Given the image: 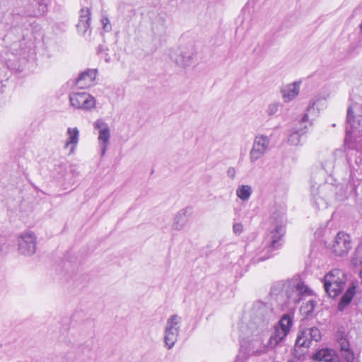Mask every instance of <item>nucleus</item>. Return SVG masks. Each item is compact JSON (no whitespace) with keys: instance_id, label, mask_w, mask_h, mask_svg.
<instances>
[{"instance_id":"nucleus-33","label":"nucleus","mask_w":362,"mask_h":362,"mask_svg":"<svg viewBox=\"0 0 362 362\" xmlns=\"http://www.w3.org/2000/svg\"><path fill=\"white\" fill-rule=\"evenodd\" d=\"M101 23L103 25V29L105 31H110L111 30V25L110 24V21L107 16H103L101 18Z\"/></svg>"},{"instance_id":"nucleus-34","label":"nucleus","mask_w":362,"mask_h":362,"mask_svg":"<svg viewBox=\"0 0 362 362\" xmlns=\"http://www.w3.org/2000/svg\"><path fill=\"white\" fill-rule=\"evenodd\" d=\"M322 166L325 171L327 173H330L331 170L333 168V164L332 163H330V159L326 160Z\"/></svg>"},{"instance_id":"nucleus-3","label":"nucleus","mask_w":362,"mask_h":362,"mask_svg":"<svg viewBox=\"0 0 362 362\" xmlns=\"http://www.w3.org/2000/svg\"><path fill=\"white\" fill-rule=\"evenodd\" d=\"M310 292L308 287L298 278L276 282L271 293L277 298L282 299L286 304H297L303 294Z\"/></svg>"},{"instance_id":"nucleus-7","label":"nucleus","mask_w":362,"mask_h":362,"mask_svg":"<svg viewBox=\"0 0 362 362\" xmlns=\"http://www.w3.org/2000/svg\"><path fill=\"white\" fill-rule=\"evenodd\" d=\"M269 146L270 139L269 136L262 134H257L249 153L250 163H255L262 158L269 150Z\"/></svg>"},{"instance_id":"nucleus-29","label":"nucleus","mask_w":362,"mask_h":362,"mask_svg":"<svg viewBox=\"0 0 362 362\" xmlns=\"http://www.w3.org/2000/svg\"><path fill=\"white\" fill-rule=\"evenodd\" d=\"M308 334H310V338L312 341H315L316 342L320 341L322 338V334L320 329L316 327H312L308 328Z\"/></svg>"},{"instance_id":"nucleus-35","label":"nucleus","mask_w":362,"mask_h":362,"mask_svg":"<svg viewBox=\"0 0 362 362\" xmlns=\"http://www.w3.org/2000/svg\"><path fill=\"white\" fill-rule=\"evenodd\" d=\"M236 175V170L233 167H230L227 170V175L231 178L234 179Z\"/></svg>"},{"instance_id":"nucleus-20","label":"nucleus","mask_w":362,"mask_h":362,"mask_svg":"<svg viewBox=\"0 0 362 362\" xmlns=\"http://www.w3.org/2000/svg\"><path fill=\"white\" fill-rule=\"evenodd\" d=\"M170 58L180 66H187L193 62V54L192 52L181 51L180 53H171Z\"/></svg>"},{"instance_id":"nucleus-27","label":"nucleus","mask_w":362,"mask_h":362,"mask_svg":"<svg viewBox=\"0 0 362 362\" xmlns=\"http://www.w3.org/2000/svg\"><path fill=\"white\" fill-rule=\"evenodd\" d=\"M293 325L291 317L288 314H284L280 319L278 325L280 329L283 330L286 334H288L290 329Z\"/></svg>"},{"instance_id":"nucleus-18","label":"nucleus","mask_w":362,"mask_h":362,"mask_svg":"<svg viewBox=\"0 0 362 362\" xmlns=\"http://www.w3.org/2000/svg\"><path fill=\"white\" fill-rule=\"evenodd\" d=\"M90 11L88 7L82 8L79 12V21L76 25L78 32L85 34L90 27Z\"/></svg>"},{"instance_id":"nucleus-6","label":"nucleus","mask_w":362,"mask_h":362,"mask_svg":"<svg viewBox=\"0 0 362 362\" xmlns=\"http://www.w3.org/2000/svg\"><path fill=\"white\" fill-rule=\"evenodd\" d=\"M69 98L71 105L76 109L91 111L95 107V98L87 92H71Z\"/></svg>"},{"instance_id":"nucleus-15","label":"nucleus","mask_w":362,"mask_h":362,"mask_svg":"<svg viewBox=\"0 0 362 362\" xmlns=\"http://www.w3.org/2000/svg\"><path fill=\"white\" fill-rule=\"evenodd\" d=\"M322 102L321 99H317L316 100L311 101L306 109V113H305L300 121V127L296 129H303L305 125L311 126L313 119H310V116L316 117L318 112V105Z\"/></svg>"},{"instance_id":"nucleus-32","label":"nucleus","mask_w":362,"mask_h":362,"mask_svg":"<svg viewBox=\"0 0 362 362\" xmlns=\"http://www.w3.org/2000/svg\"><path fill=\"white\" fill-rule=\"evenodd\" d=\"M243 230V226L240 223H235L233 226V232L235 235H240Z\"/></svg>"},{"instance_id":"nucleus-16","label":"nucleus","mask_w":362,"mask_h":362,"mask_svg":"<svg viewBox=\"0 0 362 362\" xmlns=\"http://www.w3.org/2000/svg\"><path fill=\"white\" fill-rule=\"evenodd\" d=\"M96 69H87L81 73L76 81V85L79 88H87L93 84V81L96 78Z\"/></svg>"},{"instance_id":"nucleus-23","label":"nucleus","mask_w":362,"mask_h":362,"mask_svg":"<svg viewBox=\"0 0 362 362\" xmlns=\"http://www.w3.org/2000/svg\"><path fill=\"white\" fill-rule=\"evenodd\" d=\"M308 328L303 329L300 331H299V333L298 334V337L296 340V346L298 347H304V348H308L310 347L312 340L310 338V334H308Z\"/></svg>"},{"instance_id":"nucleus-1","label":"nucleus","mask_w":362,"mask_h":362,"mask_svg":"<svg viewBox=\"0 0 362 362\" xmlns=\"http://www.w3.org/2000/svg\"><path fill=\"white\" fill-rule=\"evenodd\" d=\"M271 228L261 245L255 252L252 262L255 264L270 258L273 252L281 245L286 230V209L283 206H275L269 218Z\"/></svg>"},{"instance_id":"nucleus-5","label":"nucleus","mask_w":362,"mask_h":362,"mask_svg":"<svg viewBox=\"0 0 362 362\" xmlns=\"http://www.w3.org/2000/svg\"><path fill=\"white\" fill-rule=\"evenodd\" d=\"M346 122V135L344 140V146L346 148H351L352 147L349 144L351 136H358L362 133V115H354L351 107H349L347 110Z\"/></svg>"},{"instance_id":"nucleus-28","label":"nucleus","mask_w":362,"mask_h":362,"mask_svg":"<svg viewBox=\"0 0 362 362\" xmlns=\"http://www.w3.org/2000/svg\"><path fill=\"white\" fill-rule=\"evenodd\" d=\"M317 305V302L314 300H309L306 303H303L300 308V311L302 315L308 317L313 313L315 308Z\"/></svg>"},{"instance_id":"nucleus-8","label":"nucleus","mask_w":362,"mask_h":362,"mask_svg":"<svg viewBox=\"0 0 362 362\" xmlns=\"http://www.w3.org/2000/svg\"><path fill=\"white\" fill-rule=\"evenodd\" d=\"M181 317L177 315H171L166 322L164 342L165 346L170 349L175 345L180 332Z\"/></svg>"},{"instance_id":"nucleus-30","label":"nucleus","mask_w":362,"mask_h":362,"mask_svg":"<svg viewBox=\"0 0 362 362\" xmlns=\"http://www.w3.org/2000/svg\"><path fill=\"white\" fill-rule=\"evenodd\" d=\"M281 106L280 103L279 102H273L271 103L267 109V113L269 116H273L274 115L279 109V107Z\"/></svg>"},{"instance_id":"nucleus-17","label":"nucleus","mask_w":362,"mask_h":362,"mask_svg":"<svg viewBox=\"0 0 362 362\" xmlns=\"http://www.w3.org/2000/svg\"><path fill=\"white\" fill-rule=\"evenodd\" d=\"M300 85V82L295 81L281 88V93L285 103L291 102L299 94Z\"/></svg>"},{"instance_id":"nucleus-11","label":"nucleus","mask_w":362,"mask_h":362,"mask_svg":"<svg viewBox=\"0 0 362 362\" xmlns=\"http://www.w3.org/2000/svg\"><path fill=\"white\" fill-rule=\"evenodd\" d=\"M94 128L98 130V141L103 156L106 152L110 139V131L108 124L102 119H97L93 124Z\"/></svg>"},{"instance_id":"nucleus-25","label":"nucleus","mask_w":362,"mask_h":362,"mask_svg":"<svg viewBox=\"0 0 362 362\" xmlns=\"http://www.w3.org/2000/svg\"><path fill=\"white\" fill-rule=\"evenodd\" d=\"M307 132V125H305L303 129H295V130L290 134L288 139V143L293 146H298L300 144V137L306 134Z\"/></svg>"},{"instance_id":"nucleus-26","label":"nucleus","mask_w":362,"mask_h":362,"mask_svg":"<svg viewBox=\"0 0 362 362\" xmlns=\"http://www.w3.org/2000/svg\"><path fill=\"white\" fill-rule=\"evenodd\" d=\"M252 193V188L248 185H242L236 189L237 197L243 202H247Z\"/></svg>"},{"instance_id":"nucleus-4","label":"nucleus","mask_w":362,"mask_h":362,"mask_svg":"<svg viewBox=\"0 0 362 362\" xmlns=\"http://www.w3.org/2000/svg\"><path fill=\"white\" fill-rule=\"evenodd\" d=\"M346 283L344 273L338 269H334L324 277V288L330 298L337 297L343 291Z\"/></svg>"},{"instance_id":"nucleus-14","label":"nucleus","mask_w":362,"mask_h":362,"mask_svg":"<svg viewBox=\"0 0 362 362\" xmlns=\"http://www.w3.org/2000/svg\"><path fill=\"white\" fill-rule=\"evenodd\" d=\"M47 11V4L44 0H29L25 14L28 16L37 17Z\"/></svg>"},{"instance_id":"nucleus-9","label":"nucleus","mask_w":362,"mask_h":362,"mask_svg":"<svg viewBox=\"0 0 362 362\" xmlns=\"http://www.w3.org/2000/svg\"><path fill=\"white\" fill-rule=\"evenodd\" d=\"M18 251L25 256L33 255L36 251V236L33 233H23L18 238Z\"/></svg>"},{"instance_id":"nucleus-10","label":"nucleus","mask_w":362,"mask_h":362,"mask_svg":"<svg viewBox=\"0 0 362 362\" xmlns=\"http://www.w3.org/2000/svg\"><path fill=\"white\" fill-rule=\"evenodd\" d=\"M352 247L351 237L344 232H339L332 244L333 252L338 256L346 255Z\"/></svg>"},{"instance_id":"nucleus-13","label":"nucleus","mask_w":362,"mask_h":362,"mask_svg":"<svg viewBox=\"0 0 362 362\" xmlns=\"http://www.w3.org/2000/svg\"><path fill=\"white\" fill-rule=\"evenodd\" d=\"M311 358L316 362H340L337 353L330 348H322L313 354Z\"/></svg>"},{"instance_id":"nucleus-12","label":"nucleus","mask_w":362,"mask_h":362,"mask_svg":"<svg viewBox=\"0 0 362 362\" xmlns=\"http://www.w3.org/2000/svg\"><path fill=\"white\" fill-rule=\"evenodd\" d=\"M192 214V208L191 206H187L178 211L173 217L172 228L177 231L182 230L187 225Z\"/></svg>"},{"instance_id":"nucleus-36","label":"nucleus","mask_w":362,"mask_h":362,"mask_svg":"<svg viewBox=\"0 0 362 362\" xmlns=\"http://www.w3.org/2000/svg\"><path fill=\"white\" fill-rule=\"evenodd\" d=\"M262 352V351L257 350L256 351H253V353H255L257 354H260Z\"/></svg>"},{"instance_id":"nucleus-37","label":"nucleus","mask_w":362,"mask_h":362,"mask_svg":"<svg viewBox=\"0 0 362 362\" xmlns=\"http://www.w3.org/2000/svg\"><path fill=\"white\" fill-rule=\"evenodd\" d=\"M251 247H252V245H251L250 244L247 245H246V250H249V249H250V248H251Z\"/></svg>"},{"instance_id":"nucleus-24","label":"nucleus","mask_w":362,"mask_h":362,"mask_svg":"<svg viewBox=\"0 0 362 362\" xmlns=\"http://www.w3.org/2000/svg\"><path fill=\"white\" fill-rule=\"evenodd\" d=\"M286 332L280 329L279 327H275L274 333L270 337L267 346L275 347L280 341H281L287 335Z\"/></svg>"},{"instance_id":"nucleus-19","label":"nucleus","mask_w":362,"mask_h":362,"mask_svg":"<svg viewBox=\"0 0 362 362\" xmlns=\"http://www.w3.org/2000/svg\"><path fill=\"white\" fill-rule=\"evenodd\" d=\"M67 139L64 145L65 148H70V153H73L78 143L79 131L77 127H69L67 129Z\"/></svg>"},{"instance_id":"nucleus-21","label":"nucleus","mask_w":362,"mask_h":362,"mask_svg":"<svg viewBox=\"0 0 362 362\" xmlns=\"http://www.w3.org/2000/svg\"><path fill=\"white\" fill-rule=\"evenodd\" d=\"M338 342L340 345L341 354L346 362L354 361V354L353 351L349 349L350 344L348 339L341 336L339 339Z\"/></svg>"},{"instance_id":"nucleus-2","label":"nucleus","mask_w":362,"mask_h":362,"mask_svg":"<svg viewBox=\"0 0 362 362\" xmlns=\"http://www.w3.org/2000/svg\"><path fill=\"white\" fill-rule=\"evenodd\" d=\"M274 319V315L270 305L256 302L250 310V319L240 326V332L245 338L258 336L269 329Z\"/></svg>"},{"instance_id":"nucleus-22","label":"nucleus","mask_w":362,"mask_h":362,"mask_svg":"<svg viewBox=\"0 0 362 362\" xmlns=\"http://www.w3.org/2000/svg\"><path fill=\"white\" fill-rule=\"evenodd\" d=\"M356 292V286H350L342 296L338 304V310L342 311L351 301Z\"/></svg>"},{"instance_id":"nucleus-38","label":"nucleus","mask_w":362,"mask_h":362,"mask_svg":"<svg viewBox=\"0 0 362 362\" xmlns=\"http://www.w3.org/2000/svg\"><path fill=\"white\" fill-rule=\"evenodd\" d=\"M360 30H361V32L362 33V22H361V24L360 25Z\"/></svg>"},{"instance_id":"nucleus-31","label":"nucleus","mask_w":362,"mask_h":362,"mask_svg":"<svg viewBox=\"0 0 362 362\" xmlns=\"http://www.w3.org/2000/svg\"><path fill=\"white\" fill-rule=\"evenodd\" d=\"M354 256L356 264L362 263V244L356 249Z\"/></svg>"}]
</instances>
